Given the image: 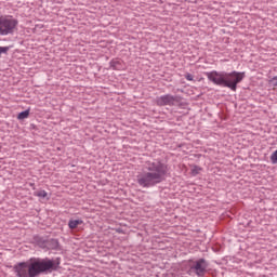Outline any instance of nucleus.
Segmentation results:
<instances>
[{
    "mask_svg": "<svg viewBox=\"0 0 277 277\" xmlns=\"http://www.w3.org/2000/svg\"><path fill=\"white\" fill-rule=\"evenodd\" d=\"M61 263L60 258L55 260L49 258H30L26 262L15 264L13 271L17 277H38L42 276V274L57 272Z\"/></svg>",
    "mask_w": 277,
    "mask_h": 277,
    "instance_id": "1",
    "label": "nucleus"
},
{
    "mask_svg": "<svg viewBox=\"0 0 277 277\" xmlns=\"http://www.w3.org/2000/svg\"><path fill=\"white\" fill-rule=\"evenodd\" d=\"M166 176H168V164L161 159H153L145 162L142 172L136 176V182L140 187L148 189L163 183Z\"/></svg>",
    "mask_w": 277,
    "mask_h": 277,
    "instance_id": "2",
    "label": "nucleus"
},
{
    "mask_svg": "<svg viewBox=\"0 0 277 277\" xmlns=\"http://www.w3.org/2000/svg\"><path fill=\"white\" fill-rule=\"evenodd\" d=\"M206 76L214 85L228 88L232 92H237V85L246 79V72L235 70L230 72L212 70L206 72Z\"/></svg>",
    "mask_w": 277,
    "mask_h": 277,
    "instance_id": "3",
    "label": "nucleus"
},
{
    "mask_svg": "<svg viewBox=\"0 0 277 277\" xmlns=\"http://www.w3.org/2000/svg\"><path fill=\"white\" fill-rule=\"evenodd\" d=\"M18 27V19L11 15L0 16V36H12Z\"/></svg>",
    "mask_w": 277,
    "mask_h": 277,
    "instance_id": "4",
    "label": "nucleus"
},
{
    "mask_svg": "<svg viewBox=\"0 0 277 277\" xmlns=\"http://www.w3.org/2000/svg\"><path fill=\"white\" fill-rule=\"evenodd\" d=\"M182 101L183 97H181V95L164 94L156 97V105H158V107H174L176 103H181Z\"/></svg>",
    "mask_w": 277,
    "mask_h": 277,
    "instance_id": "5",
    "label": "nucleus"
},
{
    "mask_svg": "<svg viewBox=\"0 0 277 277\" xmlns=\"http://www.w3.org/2000/svg\"><path fill=\"white\" fill-rule=\"evenodd\" d=\"M207 269H209V262H207L205 258H201L193 262V265L190 266L189 272H192L198 277H203L205 274H207Z\"/></svg>",
    "mask_w": 277,
    "mask_h": 277,
    "instance_id": "6",
    "label": "nucleus"
},
{
    "mask_svg": "<svg viewBox=\"0 0 277 277\" xmlns=\"http://www.w3.org/2000/svg\"><path fill=\"white\" fill-rule=\"evenodd\" d=\"M60 248V241L57 239L51 238L45 242V250H57Z\"/></svg>",
    "mask_w": 277,
    "mask_h": 277,
    "instance_id": "7",
    "label": "nucleus"
},
{
    "mask_svg": "<svg viewBox=\"0 0 277 277\" xmlns=\"http://www.w3.org/2000/svg\"><path fill=\"white\" fill-rule=\"evenodd\" d=\"M35 241H36L37 246H39V248H42L43 250L47 249V241H48L47 238L37 236V237H35Z\"/></svg>",
    "mask_w": 277,
    "mask_h": 277,
    "instance_id": "8",
    "label": "nucleus"
},
{
    "mask_svg": "<svg viewBox=\"0 0 277 277\" xmlns=\"http://www.w3.org/2000/svg\"><path fill=\"white\" fill-rule=\"evenodd\" d=\"M79 224H83L81 220H70L68 223L69 228L75 229L79 226Z\"/></svg>",
    "mask_w": 277,
    "mask_h": 277,
    "instance_id": "9",
    "label": "nucleus"
},
{
    "mask_svg": "<svg viewBox=\"0 0 277 277\" xmlns=\"http://www.w3.org/2000/svg\"><path fill=\"white\" fill-rule=\"evenodd\" d=\"M29 118V109H26L17 115V120H25Z\"/></svg>",
    "mask_w": 277,
    "mask_h": 277,
    "instance_id": "10",
    "label": "nucleus"
},
{
    "mask_svg": "<svg viewBox=\"0 0 277 277\" xmlns=\"http://www.w3.org/2000/svg\"><path fill=\"white\" fill-rule=\"evenodd\" d=\"M271 162L274 164L277 163V149L271 155Z\"/></svg>",
    "mask_w": 277,
    "mask_h": 277,
    "instance_id": "11",
    "label": "nucleus"
},
{
    "mask_svg": "<svg viewBox=\"0 0 277 277\" xmlns=\"http://www.w3.org/2000/svg\"><path fill=\"white\" fill-rule=\"evenodd\" d=\"M36 195H37L39 198H47L48 193H47V190H39Z\"/></svg>",
    "mask_w": 277,
    "mask_h": 277,
    "instance_id": "12",
    "label": "nucleus"
},
{
    "mask_svg": "<svg viewBox=\"0 0 277 277\" xmlns=\"http://www.w3.org/2000/svg\"><path fill=\"white\" fill-rule=\"evenodd\" d=\"M10 51V47H0V57L2 53H8Z\"/></svg>",
    "mask_w": 277,
    "mask_h": 277,
    "instance_id": "13",
    "label": "nucleus"
},
{
    "mask_svg": "<svg viewBox=\"0 0 277 277\" xmlns=\"http://www.w3.org/2000/svg\"><path fill=\"white\" fill-rule=\"evenodd\" d=\"M269 83H271V85H273L274 88H277V76H275L273 79H271Z\"/></svg>",
    "mask_w": 277,
    "mask_h": 277,
    "instance_id": "14",
    "label": "nucleus"
},
{
    "mask_svg": "<svg viewBox=\"0 0 277 277\" xmlns=\"http://www.w3.org/2000/svg\"><path fill=\"white\" fill-rule=\"evenodd\" d=\"M185 77L187 81H194V76L192 74H187Z\"/></svg>",
    "mask_w": 277,
    "mask_h": 277,
    "instance_id": "15",
    "label": "nucleus"
},
{
    "mask_svg": "<svg viewBox=\"0 0 277 277\" xmlns=\"http://www.w3.org/2000/svg\"><path fill=\"white\" fill-rule=\"evenodd\" d=\"M110 66H113V68H116V62H110Z\"/></svg>",
    "mask_w": 277,
    "mask_h": 277,
    "instance_id": "16",
    "label": "nucleus"
},
{
    "mask_svg": "<svg viewBox=\"0 0 277 277\" xmlns=\"http://www.w3.org/2000/svg\"><path fill=\"white\" fill-rule=\"evenodd\" d=\"M193 174H198V171L196 169H193Z\"/></svg>",
    "mask_w": 277,
    "mask_h": 277,
    "instance_id": "17",
    "label": "nucleus"
}]
</instances>
